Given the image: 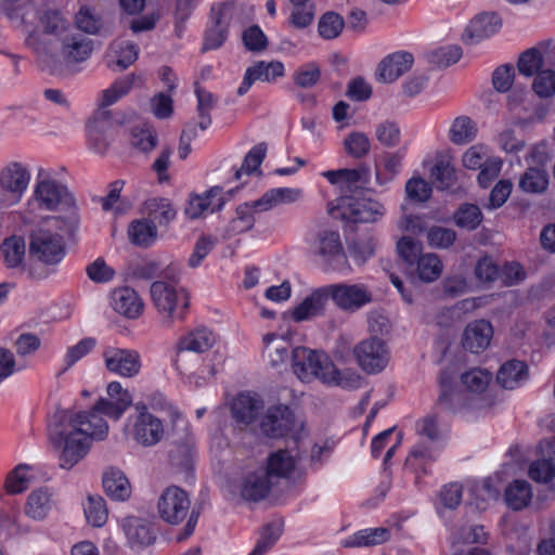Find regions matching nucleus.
Returning a JSON list of instances; mask_svg holds the SVG:
<instances>
[{"label": "nucleus", "mask_w": 555, "mask_h": 555, "mask_svg": "<svg viewBox=\"0 0 555 555\" xmlns=\"http://www.w3.org/2000/svg\"><path fill=\"white\" fill-rule=\"evenodd\" d=\"M244 47L254 53H260L268 48L269 41L258 25L246 28L242 34Z\"/></svg>", "instance_id": "6e6d98bb"}, {"label": "nucleus", "mask_w": 555, "mask_h": 555, "mask_svg": "<svg viewBox=\"0 0 555 555\" xmlns=\"http://www.w3.org/2000/svg\"><path fill=\"white\" fill-rule=\"evenodd\" d=\"M390 532L387 528L363 529L341 542L344 547L374 546L388 541Z\"/></svg>", "instance_id": "f704fd0d"}, {"label": "nucleus", "mask_w": 555, "mask_h": 555, "mask_svg": "<svg viewBox=\"0 0 555 555\" xmlns=\"http://www.w3.org/2000/svg\"><path fill=\"white\" fill-rule=\"evenodd\" d=\"M29 469L30 467L27 464H20L8 474L4 488L9 494H18L28 488L30 478L27 472Z\"/></svg>", "instance_id": "3c124183"}, {"label": "nucleus", "mask_w": 555, "mask_h": 555, "mask_svg": "<svg viewBox=\"0 0 555 555\" xmlns=\"http://www.w3.org/2000/svg\"><path fill=\"white\" fill-rule=\"evenodd\" d=\"M134 79L135 76L133 74L117 79L108 89L103 91L101 105H113L119 99L128 94L133 87Z\"/></svg>", "instance_id": "de8ad7c7"}, {"label": "nucleus", "mask_w": 555, "mask_h": 555, "mask_svg": "<svg viewBox=\"0 0 555 555\" xmlns=\"http://www.w3.org/2000/svg\"><path fill=\"white\" fill-rule=\"evenodd\" d=\"M54 505L53 495L47 488H39L29 493L25 503V514L34 520H43Z\"/></svg>", "instance_id": "c85d7f7f"}, {"label": "nucleus", "mask_w": 555, "mask_h": 555, "mask_svg": "<svg viewBox=\"0 0 555 555\" xmlns=\"http://www.w3.org/2000/svg\"><path fill=\"white\" fill-rule=\"evenodd\" d=\"M283 74L284 65L281 62L272 61L267 63L258 61L246 69L243 81L236 92L240 96H243L256 80L270 82L283 76Z\"/></svg>", "instance_id": "f3484780"}, {"label": "nucleus", "mask_w": 555, "mask_h": 555, "mask_svg": "<svg viewBox=\"0 0 555 555\" xmlns=\"http://www.w3.org/2000/svg\"><path fill=\"white\" fill-rule=\"evenodd\" d=\"M385 214L384 206L374 199L363 198L350 202L344 216L352 222H375Z\"/></svg>", "instance_id": "4be33fe9"}, {"label": "nucleus", "mask_w": 555, "mask_h": 555, "mask_svg": "<svg viewBox=\"0 0 555 555\" xmlns=\"http://www.w3.org/2000/svg\"><path fill=\"white\" fill-rule=\"evenodd\" d=\"M492 336L493 328L490 322L474 321L464 331L463 347L473 353H479L490 345Z\"/></svg>", "instance_id": "aec40b11"}, {"label": "nucleus", "mask_w": 555, "mask_h": 555, "mask_svg": "<svg viewBox=\"0 0 555 555\" xmlns=\"http://www.w3.org/2000/svg\"><path fill=\"white\" fill-rule=\"evenodd\" d=\"M103 358L108 371L124 377H133L141 370V359L135 350L107 348L103 352Z\"/></svg>", "instance_id": "9b49d317"}, {"label": "nucleus", "mask_w": 555, "mask_h": 555, "mask_svg": "<svg viewBox=\"0 0 555 555\" xmlns=\"http://www.w3.org/2000/svg\"><path fill=\"white\" fill-rule=\"evenodd\" d=\"M462 54L461 47L448 46L434 51L429 56V61L439 67H449L459 62Z\"/></svg>", "instance_id": "0e129e2a"}, {"label": "nucleus", "mask_w": 555, "mask_h": 555, "mask_svg": "<svg viewBox=\"0 0 555 555\" xmlns=\"http://www.w3.org/2000/svg\"><path fill=\"white\" fill-rule=\"evenodd\" d=\"M50 441L59 453L60 467L72 469L89 452L91 441L107 437L103 417L88 418L85 412L57 410L49 425Z\"/></svg>", "instance_id": "f257e3e1"}, {"label": "nucleus", "mask_w": 555, "mask_h": 555, "mask_svg": "<svg viewBox=\"0 0 555 555\" xmlns=\"http://www.w3.org/2000/svg\"><path fill=\"white\" fill-rule=\"evenodd\" d=\"M85 515L93 527H102L108 518L105 500L100 495H89L85 506Z\"/></svg>", "instance_id": "49530a36"}, {"label": "nucleus", "mask_w": 555, "mask_h": 555, "mask_svg": "<svg viewBox=\"0 0 555 555\" xmlns=\"http://www.w3.org/2000/svg\"><path fill=\"white\" fill-rule=\"evenodd\" d=\"M352 356L361 370L367 374L382 372L389 362V350L385 341L370 337L357 344Z\"/></svg>", "instance_id": "423d86ee"}, {"label": "nucleus", "mask_w": 555, "mask_h": 555, "mask_svg": "<svg viewBox=\"0 0 555 555\" xmlns=\"http://www.w3.org/2000/svg\"><path fill=\"white\" fill-rule=\"evenodd\" d=\"M266 344L264 353L273 366H278L285 362L288 357V343L283 340L279 335L269 333L263 336Z\"/></svg>", "instance_id": "79ce46f5"}, {"label": "nucleus", "mask_w": 555, "mask_h": 555, "mask_svg": "<svg viewBox=\"0 0 555 555\" xmlns=\"http://www.w3.org/2000/svg\"><path fill=\"white\" fill-rule=\"evenodd\" d=\"M345 27V21L343 16L336 12L330 11L324 13L318 24L319 35L326 39L337 38Z\"/></svg>", "instance_id": "c03bdc74"}, {"label": "nucleus", "mask_w": 555, "mask_h": 555, "mask_svg": "<svg viewBox=\"0 0 555 555\" xmlns=\"http://www.w3.org/2000/svg\"><path fill=\"white\" fill-rule=\"evenodd\" d=\"M273 485L274 481L268 477V472L258 468L244 478L241 493L245 500L258 502L268 495Z\"/></svg>", "instance_id": "393cba45"}, {"label": "nucleus", "mask_w": 555, "mask_h": 555, "mask_svg": "<svg viewBox=\"0 0 555 555\" xmlns=\"http://www.w3.org/2000/svg\"><path fill=\"white\" fill-rule=\"evenodd\" d=\"M331 299L343 311L354 312L370 304L372 293L364 284H330Z\"/></svg>", "instance_id": "6e6552de"}, {"label": "nucleus", "mask_w": 555, "mask_h": 555, "mask_svg": "<svg viewBox=\"0 0 555 555\" xmlns=\"http://www.w3.org/2000/svg\"><path fill=\"white\" fill-rule=\"evenodd\" d=\"M128 236L133 245L147 248L157 238L156 224L151 219L133 220L128 227Z\"/></svg>", "instance_id": "72a5a7b5"}, {"label": "nucleus", "mask_w": 555, "mask_h": 555, "mask_svg": "<svg viewBox=\"0 0 555 555\" xmlns=\"http://www.w3.org/2000/svg\"><path fill=\"white\" fill-rule=\"evenodd\" d=\"M295 416L286 405L270 408L261 421L262 433L270 438H281L293 430Z\"/></svg>", "instance_id": "ddd939ff"}, {"label": "nucleus", "mask_w": 555, "mask_h": 555, "mask_svg": "<svg viewBox=\"0 0 555 555\" xmlns=\"http://www.w3.org/2000/svg\"><path fill=\"white\" fill-rule=\"evenodd\" d=\"M548 184V176L541 168L530 167L519 179V189L527 193H542Z\"/></svg>", "instance_id": "ea45409f"}, {"label": "nucleus", "mask_w": 555, "mask_h": 555, "mask_svg": "<svg viewBox=\"0 0 555 555\" xmlns=\"http://www.w3.org/2000/svg\"><path fill=\"white\" fill-rule=\"evenodd\" d=\"M215 343L216 337L211 331L206 327L196 328L179 340L177 345V353L179 356L183 351L196 353L206 352L215 345Z\"/></svg>", "instance_id": "473e14b6"}, {"label": "nucleus", "mask_w": 555, "mask_h": 555, "mask_svg": "<svg viewBox=\"0 0 555 555\" xmlns=\"http://www.w3.org/2000/svg\"><path fill=\"white\" fill-rule=\"evenodd\" d=\"M331 293L328 285L313 289L292 312V317L296 322H302L324 314Z\"/></svg>", "instance_id": "2eb2a0df"}, {"label": "nucleus", "mask_w": 555, "mask_h": 555, "mask_svg": "<svg viewBox=\"0 0 555 555\" xmlns=\"http://www.w3.org/2000/svg\"><path fill=\"white\" fill-rule=\"evenodd\" d=\"M29 258L27 274L33 280H44L56 271L66 255L63 236L47 229L29 234Z\"/></svg>", "instance_id": "f03ea898"}, {"label": "nucleus", "mask_w": 555, "mask_h": 555, "mask_svg": "<svg viewBox=\"0 0 555 555\" xmlns=\"http://www.w3.org/2000/svg\"><path fill=\"white\" fill-rule=\"evenodd\" d=\"M26 44L37 54L39 66L51 75H62L63 69L49 42L41 39L36 33L29 34Z\"/></svg>", "instance_id": "bb28decb"}, {"label": "nucleus", "mask_w": 555, "mask_h": 555, "mask_svg": "<svg viewBox=\"0 0 555 555\" xmlns=\"http://www.w3.org/2000/svg\"><path fill=\"white\" fill-rule=\"evenodd\" d=\"M477 133L478 127L470 117L459 116L451 124L449 139L455 145H465L473 142Z\"/></svg>", "instance_id": "c9c22d12"}, {"label": "nucleus", "mask_w": 555, "mask_h": 555, "mask_svg": "<svg viewBox=\"0 0 555 555\" xmlns=\"http://www.w3.org/2000/svg\"><path fill=\"white\" fill-rule=\"evenodd\" d=\"M414 57L409 52H395L385 56L377 66L376 78L384 83H391L406 73L413 65Z\"/></svg>", "instance_id": "dca6fc26"}, {"label": "nucleus", "mask_w": 555, "mask_h": 555, "mask_svg": "<svg viewBox=\"0 0 555 555\" xmlns=\"http://www.w3.org/2000/svg\"><path fill=\"white\" fill-rule=\"evenodd\" d=\"M93 51L92 40L82 35L65 36L62 38V53L67 65L87 61Z\"/></svg>", "instance_id": "b1692460"}, {"label": "nucleus", "mask_w": 555, "mask_h": 555, "mask_svg": "<svg viewBox=\"0 0 555 555\" xmlns=\"http://www.w3.org/2000/svg\"><path fill=\"white\" fill-rule=\"evenodd\" d=\"M529 377L528 366L520 360H508L496 373V382L505 389H515Z\"/></svg>", "instance_id": "cd10ccee"}, {"label": "nucleus", "mask_w": 555, "mask_h": 555, "mask_svg": "<svg viewBox=\"0 0 555 555\" xmlns=\"http://www.w3.org/2000/svg\"><path fill=\"white\" fill-rule=\"evenodd\" d=\"M254 201L240 205L236 210V217L233 218L225 229V237H231L253 229L255 224Z\"/></svg>", "instance_id": "e433bc0d"}, {"label": "nucleus", "mask_w": 555, "mask_h": 555, "mask_svg": "<svg viewBox=\"0 0 555 555\" xmlns=\"http://www.w3.org/2000/svg\"><path fill=\"white\" fill-rule=\"evenodd\" d=\"M197 98V112L199 116L198 127L201 130H206L211 124V118L209 115V111L215 106L216 99L214 95L206 91L205 89L197 88L196 91Z\"/></svg>", "instance_id": "13d9d810"}, {"label": "nucleus", "mask_w": 555, "mask_h": 555, "mask_svg": "<svg viewBox=\"0 0 555 555\" xmlns=\"http://www.w3.org/2000/svg\"><path fill=\"white\" fill-rule=\"evenodd\" d=\"M541 57L539 46L526 50L518 57V72L526 77L537 75L540 70L544 69Z\"/></svg>", "instance_id": "09e8293b"}, {"label": "nucleus", "mask_w": 555, "mask_h": 555, "mask_svg": "<svg viewBox=\"0 0 555 555\" xmlns=\"http://www.w3.org/2000/svg\"><path fill=\"white\" fill-rule=\"evenodd\" d=\"M147 210L151 220L159 225H168L176 218V209L166 198H153L147 202Z\"/></svg>", "instance_id": "a18cd8bd"}, {"label": "nucleus", "mask_w": 555, "mask_h": 555, "mask_svg": "<svg viewBox=\"0 0 555 555\" xmlns=\"http://www.w3.org/2000/svg\"><path fill=\"white\" fill-rule=\"evenodd\" d=\"M295 468V460L286 450H279L268 459V477L274 481L275 478H286Z\"/></svg>", "instance_id": "4c0bfd02"}, {"label": "nucleus", "mask_w": 555, "mask_h": 555, "mask_svg": "<svg viewBox=\"0 0 555 555\" xmlns=\"http://www.w3.org/2000/svg\"><path fill=\"white\" fill-rule=\"evenodd\" d=\"M532 89L540 98H551L555 94V69L540 70L532 83Z\"/></svg>", "instance_id": "e2e57ef3"}, {"label": "nucleus", "mask_w": 555, "mask_h": 555, "mask_svg": "<svg viewBox=\"0 0 555 555\" xmlns=\"http://www.w3.org/2000/svg\"><path fill=\"white\" fill-rule=\"evenodd\" d=\"M416 272L421 281L430 283L442 273V262L436 254H422L415 261Z\"/></svg>", "instance_id": "58836bf2"}, {"label": "nucleus", "mask_w": 555, "mask_h": 555, "mask_svg": "<svg viewBox=\"0 0 555 555\" xmlns=\"http://www.w3.org/2000/svg\"><path fill=\"white\" fill-rule=\"evenodd\" d=\"M157 508L159 517L170 525H179L189 516L185 527L177 537L179 542L193 534L199 511L191 507V500L186 491L177 486L166 488L158 500Z\"/></svg>", "instance_id": "7ed1b4c3"}, {"label": "nucleus", "mask_w": 555, "mask_h": 555, "mask_svg": "<svg viewBox=\"0 0 555 555\" xmlns=\"http://www.w3.org/2000/svg\"><path fill=\"white\" fill-rule=\"evenodd\" d=\"M135 410L138 414L131 429L134 441L143 447L157 444L165 434L163 422L151 414L144 404L137 403Z\"/></svg>", "instance_id": "0eeeda50"}, {"label": "nucleus", "mask_w": 555, "mask_h": 555, "mask_svg": "<svg viewBox=\"0 0 555 555\" xmlns=\"http://www.w3.org/2000/svg\"><path fill=\"white\" fill-rule=\"evenodd\" d=\"M263 409V403L249 393H240L231 404V413L240 427L254 423Z\"/></svg>", "instance_id": "a211bd4d"}, {"label": "nucleus", "mask_w": 555, "mask_h": 555, "mask_svg": "<svg viewBox=\"0 0 555 555\" xmlns=\"http://www.w3.org/2000/svg\"><path fill=\"white\" fill-rule=\"evenodd\" d=\"M103 488L107 496L115 501H126L131 495V486L126 475L116 468L103 474Z\"/></svg>", "instance_id": "c756f323"}, {"label": "nucleus", "mask_w": 555, "mask_h": 555, "mask_svg": "<svg viewBox=\"0 0 555 555\" xmlns=\"http://www.w3.org/2000/svg\"><path fill=\"white\" fill-rule=\"evenodd\" d=\"M154 306L169 322L182 320L189 309L190 297L182 287L172 282L155 281L150 287Z\"/></svg>", "instance_id": "39448f33"}, {"label": "nucleus", "mask_w": 555, "mask_h": 555, "mask_svg": "<svg viewBox=\"0 0 555 555\" xmlns=\"http://www.w3.org/2000/svg\"><path fill=\"white\" fill-rule=\"evenodd\" d=\"M397 250L406 264L414 266L422 255L423 245L410 236H403L397 243Z\"/></svg>", "instance_id": "680f3d73"}, {"label": "nucleus", "mask_w": 555, "mask_h": 555, "mask_svg": "<svg viewBox=\"0 0 555 555\" xmlns=\"http://www.w3.org/2000/svg\"><path fill=\"white\" fill-rule=\"evenodd\" d=\"M34 198L40 208L53 211L60 204H72L74 198L67 186L57 181L44 178L36 183Z\"/></svg>", "instance_id": "9d476101"}, {"label": "nucleus", "mask_w": 555, "mask_h": 555, "mask_svg": "<svg viewBox=\"0 0 555 555\" xmlns=\"http://www.w3.org/2000/svg\"><path fill=\"white\" fill-rule=\"evenodd\" d=\"M375 137L383 146L392 149L400 142L401 130L396 122L385 120L376 126Z\"/></svg>", "instance_id": "5fc2aeb1"}, {"label": "nucleus", "mask_w": 555, "mask_h": 555, "mask_svg": "<svg viewBox=\"0 0 555 555\" xmlns=\"http://www.w3.org/2000/svg\"><path fill=\"white\" fill-rule=\"evenodd\" d=\"M491 377V373L487 370L472 369L463 373L461 379L469 391L480 393L487 389Z\"/></svg>", "instance_id": "603ef678"}, {"label": "nucleus", "mask_w": 555, "mask_h": 555, "mask_svg": "<svg viewBox=\"0 0 555 555\" xmlns=\"http://www.w3.org/2000/svg\"><path fill=\"white\" fill-rule=\"evenodd\" d=\"M456 238V233L452 229L435 225L427 231V242L435 248H448Z\"/></svg>", "instance_id": "338daca9"}, {"label": "nucleus", "mask_w": 555, "mask_h": 555, "mask_svg": "<svg viewBox=\"0 0 555 555\" xmlns=\"http://www.w3.org/2000/svg\"><path fill=\"white\" fill-rule=\"evenodd\" d=\"M529 477L537 482H548L555 477V464L553 459L540 456L529 466Z\"/></svg>", "instance_id": "864d4df0"}, {"label": "nucleus", "mask_w": 555, "mask_h": 555, "mask_svg": "<svg viewBox=\"0 0 555 555\" xmlns=\"http://www.w3.org/2000/svg\"><path fill=\"white\" fill-rule=\"evenodd\" d=\"M346 153L353 158L365 157L371 150V141L364 132L353 131L344 140Z\"/></svg>", "instance_id": "8fccbe9b"}, {"label": "nucleus", "mask_w": 555, "mask_h": 555, "mask_svg": "<svg viewBox=\"0 0 555 555\" xmlns=\"http://www.w3.org/2000/svg\"><path fill=\"white\" fill-rule=\"evenodd\" d=\"M30 182L29 169L18 162L9 163L0 171V186L20 202Z\"/></svg>", "instance_id": "4468645a"}, {"label": "nucleus", "mask_w": 555, "mask_h": 555, "mask_svg": "<svg viewBox=\"0 0 555 555\" xmlns=\"http://www.w3.org/2000/svg\"><path fill=\"white\" fill-rule=\"evenodd\" d=\"M315 250L331 264L341 262L346 258L340 235L336 231H321L317 236Z\"/></svg>", "instance_id": "5701e85b"}, {"label": "nucleus", "mask_w": 555, "mask_h": 555, "mask_svg": "<svg viewBox=\"0 0 555 555\" xmlns=\"http://www.w3.org/2000/svg\"><path fill=\"white\" fill-rule=\"evenodd\" d=\"M439 384L441 392L436 403L437 408L447 412H455L461 399V393L453 388L450 376L446 372L440 374Z\"/></svg>", "instance_id": "37998d69"}, {"label": "nucleus", "mask_w": 555, "mask_h": 555, "mask_svg": "<svg viewBox=\"0 0 555 555\" xmlns=\"http://www.w3.org/2000/svg\"><path fill=\"white\" fill-rule=\"evenodd\" d=\"M121 527L131 547H145L155 540L152 525L146 519L129 516L122 520Z\"/></svg>", "instance_id": "6ab92c4d"}, {"label": "nucleus", "mask_w": 555, "mask_h": 555, "mask_svg": "<svg viewBox=\"0 0 555 555\" xmlns=\"http://www.w3.org/2000/svg\"><path fill=\"white\" fill-rule=\"evenodd\" d=\"M501 26L502 21L496 13H480L466 26L462 39L464 43L474 46L496 34Z\"/></svg>", "instance_id": "f8f14e48"}, {"label": "nucleus", "mask_w": 555, "mask_h": 555, "mask_svg": "<svg viewBox=\"0 0 555 555\" xmlns=\"http://www.w3.org/2000/svg\"><path fill=\"white\" fill-rule=\"evenodd\" d=\"M0 255L8 269L27 271L25 266L26 243L23 236L7 237L0 245Z\"/></svg>", "instance_id": "a878e982"}, {"label": "nucleus", "mask_w": 555, "mask_h": 555, "mask_svg": "<svg viewBox=\"0 0 555 555\" xmlns=\"http://www.w3.org/2000/svg\"><path fill=\"white\" fill-rule=\"evenodd\" d=\"M376 241L372 236L356 240L349 246L351 257L359 263L363 264L375 253Z\"/></svg>", "instance_id": "69168bd1"}, {"label": "nucleus", "mask_w": 555, "mask_h": 555, "mask_svg": "<svg viewBox=\"0 0 555 555\" xmlns=\"http://www.w3.org/2000/svg\"><path fill=\"white\" fill-rule=\"evenodd\" d=\"M106 391L107 398H100L90 412H85L88 418H93V415H105L118 420L131 405L132 397L118 382L109 383Z\"/></svg>", "instance_id": "1a4fd4ad"}, {"label": "nucleus", "mask_w": 555, "mask_h": 555, "mask_svg": "<svg viewBox=\"0 0 555 555\" xmlns=\"http://www.w3.org/2000/svg\"><path fill=\"white\" fill-rule=\"evenodd\" d=\"M532 487L530 482L516 479L509 482L504 490V501L513 511H521L529 506L532 500Z\"/></svg>", "instance_id": "2f4dec72"}, {"label": "nucleus", "mask_w": 555, "mask_h": 555, "mask_svg": "<svg viewBox=\"0 0 555 555\" xmlns=\"http://www.w3.org/2000/svg\"><path fill=\"white\" fill-rule=\"evenodd\" d=\"M292 367L295 375L305 383L320 379L323 383H338L339 371L321 351L306 347H296L292 350Z\"/></svg>", "instance_id": "20e7f679"}, {"label": "nucleus", "mask_w": 555, "mask_h": 555, "mask_svg": "<svg viewBox=\"0 0 555 555\" xmlns=\"http://www.w3.org/2000/svg\"><path fill=\"white\" fill-rule=\"evenodd\" d=\"M301 197V190L278 188L267 191L259 199L254 201L256 211H268L280 204L294 203Z\"/></svg>", "instance_id": "7c9ffc66"}, {"label": "nucleus", "mask_w": 555, "mask_h": 555, "mask_svg": "<svg viewBox=\"0 0 555 555\" xmlns=\"http://www.w3.org/2000/svg\"><path fill=\"white\" fill-rule=\"evenodd\" d=\"M131 144L142 152L153 150L157 144L155 130L147 126L133 127L131 130Z\"/></svg>", "instance_id": "4d7b16f0"}, {"label": "nucleus", "mask_w": 555, "mask_h": 555, "mask_svg": "<svg viewBox=\"0 0 555 555\" xmlns=\"http://www.w3.org/2000/svg\"><path fill=\"white\" fill-rule=\"evenodd\" d=\"M40 24L44 34L62 37L67 29L66 20L54 10H48L40 15Z\"/></svg>", "instance_id": "bf43d9fd"}, {"label": "nucleus", "mask_w": 555, "mask_h": 555, "mask_svg": "<svg viewBox=\"0 0 555 555\" xmlns=\"http://www.w3.org/2000/svg\"><path fill=\"white\" fill-rule=\"evenodd\" d=\"M267 153V144L259 143L254 146L245 156L243 165L240 169L235 171V179H241L242 172L244 171L247 175L253 173L258 169L261 165Z\"/></svg>", "instance_id": "052dcab7"}, {"label": "nucleus", "mask_w": 555, "mask_h": 555, "mask_svg": "<svg viewBox=\"0 0 555 555\" xmlns=\"http://www.w3.org/2000/svg\"><path fill=\"white\" fill-rule=\"evenodd\" d=\"M234 13V3L227 1L212 4L210 9L211 25L228 30Z\"/></svg>", "instance_id": "774afa93"}, {"label": "nucleus", "mask_w": 555, "mask_h": 555, "mask_svg": "<svg viewBox=\"0 0 555 555\" xmlns=\"http://www.w3.org/2000/svg\"><path fill=\"white\" fill-rule=\"evenodd\" d=\"M111 298L113 309L128 319H137L143 311L144 304L133 288H116Z\"/></svg>", "instance_id": "412c9836"}, {"label": "nucleus", "mask_w": 555, "mask_h": 555, "mask_svg": "<svg viewBox=\"0 0 555 555\" xmlns=\"http://www.w3.org/2000/svg\"><path fill=\"white\" fill-rule=\"evenodd\" d=\"M453 218L457 227L474 231L481 224L483 215L477 205L466 203L460 205Z\"/></svg>", "instance_id": "a19ab883"}]
</instances>
